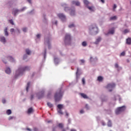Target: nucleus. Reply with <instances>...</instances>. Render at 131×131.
I'll list each match as a JSON object with an SVG mask.
<instances>
[{
    "label": "nucleus",
    "instance_id": "2eb2a0df",
    "mask_svg": "<svg viewBox=\"0 0 131 131\" xmlns=\"http://www.w3.org/2000/svg\"><path fill=\"white\" fill-rule=\"evenodd\" d=\"M72 5L77 6V7L80 6V3L78 1H72Z\"/></svg>",
    "mask_w": 131,
    "mask_h": 131
},
{
    "label": "nucleus",
    "instance_id": "6e6552de",
    "mask_svg": "<svg viewBox=\"0 0 131 131\" xmlns=\"http://www.w3.org/2000/svg\"><path fill=\"white\" fill-rule=\"evenodd\" d=\"M115 83H110L107 84V85L106 86V88L108 90L109 92H112V91H113V89L115 88Z\"/></svg>",
    "mask_w": 131,
    "mask_h": 131
},
{
    "label": "nucleus",
    "instance_id": "774afa93",
    "mask_svg": "<svg viewBox=\"0 0 131 131\" xmlns=\"http://www.w3.org/2000/svg\"><path fill=\"white\" fill-rule=\"evenodd\" d=\"M71 131H76V130L75 129H71Z\"/></svg>",
    "mask_w": 131,
    "mask_h": 131
},
{
    "label": "nucleus",
    "instance_id": "ea45409f",
    "mask_svg": "<svg viewBox=\"0 0 131 131\" xmlns=\"http://www.w3.org/2000/svg\"><path fill=\"white\" fill-rule=\"evenodd\" d=\"M43 57H44V59H46V58L47 57V50L46 49H45V53L43 54Z\"/></svg>",
    "mask_w": 131,
    "mask_h": 131
},
{
    "label": "nucleus",
    "instance_id": "5fc2aeb1",
    "mask_svg": "<svg viewBox=\"0 0 131 131\" xmlns=\"http://www.w3.org/2000/svg\"><path fill=\"white\" fill-rule=\"evenodd\" d=\"M10 23L12 24V25H14V21H13V19H10Z\"/></svg>",
    "mask_w": 131,
    "mask_h": 131
},
{
    "label": "nucleus",
    "instance_id": "680f3d73",
    "mask_svg": "<svg viewBox=\"0 0 131 131\" xmlns=\"http://www.w3.org/2000/svg\"><path fill=\"white\" fill-rule=\"evenodd\" d=\"M101 124L103 126L106 125V124L105 123V122L104 121H102L101 122Z\"/></svg>",
    "mask_w": 131,
    "mask_h": 131
},
{
    "label": "nucleus",
    "instance_id": "9b49d317",
    "mask_svg": "<svg viewBox=\"0 0 131 131\" xmlns=\"http://www.w3.org/2000/svg\"><path fill=\"white\" fill-rule=\"evenodd\" d=\"M0 41L2 42L4 45H6L7 43V40L6 39V37L4 36H0Z\"/></svg>",
    "mask_w": 131,
    "mask_h": 131
},
{
    "label": "nucleus",
    "instance_id": "ddd939ff",
    "mask_svg": "<svg viewBox=\"0 0 131 131\" xmlns=\"http://www.w3.org/2000/svg\"><path fill=\"white\" fill-rule=\"evenodd\" d=\"M115 29L114 28H112L107 33H105V35H109V34H114V32H115Z\"/></svg>",
    "mask_w": 131,
    "mask_h": 131
},
{
    "label": "nucleus",
    "instance_id": "a211bd4d",
    "mask_svg": "<svg viewBox=\"0 0 131 131\" xmlns=\"http://www.w3.org/2000/svg\"><path fill=\"white\" fill-rule=\"evenodd\" d=\"M11 68H10L9 67H7L6 68L5 73L7 74H11Z\"/></svg>",
    "mask_w": 131,
    "mask_h": 131
},
{
    "label": "nucleus",
    "instance_id": "c03bdc74",
    "mask_svg": "<svg viewBox=\"0 0 131 131\" xmlns=\"http://www.w3.org/2000/svg\"><path fill=\"white\" fill-rule=\"evenodd\" d=\"M56 130H57V127L53 128V131H56ZM62 131H66V130L65 129H63Z\"/></svg>",
    "mask_w": 131,
    "mask_h": 131
},
{
    "label": "nucleus",
    "instance_id": "f8f14e48",
    "mask_svg": "<svg viewBox=\"0 0 131 131\" xmlns=\"http://www.w3.org/2000/svg\"><path fill=\"white\" fill-rule=\"evenodd\" d=\"M87 9H89L90 12H95L96 11L95 6L92 5H89V6H88Z\"/></svg>",
    "mask_w": 131,
    "mask_h": 131
},
{
    "label": "nucleus",
    "instance_id": "4d7b16f0",
    "mask_svg": "<svg viewBox=\"0 0 131 131\" xmlns=\"http://www.w3.org/2000/svg\"><path fill=\"white\" fill-rule=\"evenodd\" d=\"M85 108H86V109H87V110H89V109H90V107H89V105L86 104Z\"/></svg>",
    "mask_w": 131,
    "mask_h": 131
},
{
    "label": "nucleus",
    "instance_id": "0eeeda50",
    "mask_svg": "<svg viewBox=\"0 0 131 131\" xmlns=\"http://www.w3.org/2000/svg\"><path fill=\"white\" fill-rule=\"evenodd\" d=\"M124 110H125V106L124 105L118 107L115 111L116 114H117V115H118V114H120L121 112H123Z\"/></svg>",
    "mask_w": 131,
    "mask_h": 131
},
{
    "label": "nucleus",
    "instance_id": "aec40b11",
    "mask_svg": "<svg viewBox=\"0 0 131 131\" xmlns=\"http://www.w3.org/2000/svg\"><path fill=\"white\" fill-rule=\"evenodd\" d=\"M26 54L30 56V55H31V50H29V49H26Z\"/></svg>",
    "mask_w": 131,
    "mask_h": 131
},
{
    "label": "nucleus",
    "instance_id": "58836bf2",
    "mask_svg": "<svg viewBox=\"0 0 131 131\" xmlns=\"http://www.w3.org/2000/svg\"><path fill=\"white\" fill-rule=\"evenodd\" d=\"M85 62V61H84V60H83V59H81L80 60V64H81V65H82V64H84V62Z\"/></svg>",
    "mask_w": 131,
    "mask_h": 131
},
{
    "label": "nucleus",
    "instance_id": "f704fd0d",
    "mask_svg": "<svg viewBox=\"0 0 131 131\" xmlns=\"http://www.w3.org/2000/svg\"><path fill=\"white\" fill-rule=\"evenodd\" d=\"M58 113L61 114V115H63V112H62V110L57 109Z\"/></svg>",
    "mask_w": 131,
    "mask_h": 131
},
{
    "label": "nucleus",
    "instance_id": "bf43d9fd",
    "mask_svg": "<svg viewBox=\"0 0 131 131\" xmlns=\"http://www.w3.org/2000/svg\"><path fill=\"white\" fill-rule=\"evenodd\" d=\"M102 102H106V99L105 98L101 99Z\"/></svg>",
    "mask_w": 131,
    "mask_h": 131
},
{
    "label": "nucleus",
    "instance_id": "864d4df0",
    "mask_svg": "<svg viewBox=\"0 0 131 131\" xmlns=\"http://www.w3.org/2000/svg\"><path fill=\"white\" fill-rule=\"evenodd\" d=\"M6 100L5 99H2V103L3 104H6Z\"/></svg>",
    "mask_w": 131,
    "mask_h": 131
},
{
    "label": "nucleus",
    "instance_id": "37998d69",
    "mask_svg": "<svg viewBox=\"0 0 131 131\" xmlns=\"http://www.w3.org/2000/svg\"><path fill=\"white\" fill-rule=\"evenodd\" d=\"M117 17L116 16H112L110 18L111 20H116Z\"/></svg>",
    "mask_w": 131,
    "mask_h": 131
},
{
    "label": "nucleus",
    "instance_id": "7c9ffc66",
    "mask_svg": "<svg viewBox=\"0 0 131 131\" xmlns=\"http://www.w3.org/2000/svg\"><path fill=\"white\" fill-rule=\"evenodd\" d=\"M80 95L81 97H82V98H84V99H88V96H86V95L83 93H81Z\"/></svg>",
    "mask_w": 131,
    "mask_h": 131
},
{
    "label": "nucleus",
    "instance_id": "13d9d810",
    "mask_svg": "<svg viewBox=\"0 0 131 131\" xmlns=\"http://www.w3.org/2000/svg\"><path fill=\"white\" fill-rule=\"evenodd\" d=\"M115 67L116 68H118V67H119L118 63H115Z\"/></svg>",
    "mask_w": 131,
    "mask_h": 131
},
{
    "label": "nucleus",
    "instance_id": "603ef678",
    "mask_svg": "<svg viewBox=\"0 0 131 131\" xmlns=\"http://www.w3.org/2000/svg\"><path fill=\"white\" fill-rule=\"evenodd\" d=\"M80 114H83V113H84V111H83V110H81L80 111Z\"/></svg>",
    "mask_w": 131,
    "mask_h": 131
},
{
    "label": "nucleus",
    "instance_id": "de8ad7c7",
    "mask_svg": "<svg viewBox=\"0 0 131 131\" xmlns=\"http://www.w3.org/2000/svg\"><path fill=\"white\" fill-rule=\"evenodd\" d=\"M82 81L83 84H85V79H84V78H82Z\"/></svg>",
    "mask_w": 131,
    "mask_h": 131
},
{
    "label": "nucleus",
    "instance_id": "a19ab883",
    "mask_svg": "<svg viewBox=\"0 0 131 131\" xmlns=\"http://www.w3.org/2000/svg\"><path fill=\"white\" fill-rule=\"evenodd\" d=\"M28 57V55H27L26 54H24V55L23 56L24 60L27 59Z\"/></svg>",
    "mask_w": 131,
    "mask_h": 131
},
{
    "label": "nucleus",
    "instance_id": "c756f323",
    "mask_svg": "<svg viewBox=\"0 0 131 131\" xmlns=\"http://www.w3.org/2000/svg\"><path fill=\"white\" fill-rule=\"evenodd\" d=\"M97 80H98L100 82H101V81H103V77L102 76L98 77Z\"/></svg>",
    "mask_w": 131,
    "mask_h": 131
},
{
    "label": "nucleus",
    "instance_id": "4be33fe9",
    "mask_svg": "<svg viewBox=\"0 0 131 131\" xmlns=\"http://www.w3.org/2000/svg\"><path fill=\"white\" fill-rule=\"evenodd\" d=\"M97 60H98V59L97 58V57L95 58H93V57H90V62H94V61H97Z\"/></svg>",
    "mask_w": 131,
    "mask_h": 131
},
{
    "label": "nucleus",
    "instance_id": "6e6d98bb",
    "mask_svg": "<svg viewBox=\"0 0 131 131\" xmlns=\"http://www.w3.org/2000/svg\"><path fill=\"white\" fill-rule=\"evenodd\" d=\"M116 8H117V6H116L115 4L113 6V10L114 11V10H115V9H116Z\"/></svg>",
    "mask_w": 131,
    "mask_h": 131
},
{
    "label": "nucleus",
    "instance_id": "e2e57ef3",
    "mask_svg": "<svg viewBox=\"0 0 131 131\" xmlns=\"http://www.w3.org/2000/svg\"><path fill=\"white\" fill-rule=\"evenodd\" d=\"M96 119H97V120H100V117H97Z\"/></svg>",
    "mask_w": 131,
    "mask_h": 131
},
{
    "label": "nucleus",
    "instance_id": "c85d7f7f",
    "mask_svg": "<svg viewBox=\"0 0 131 131\" xmlns=\"http://www.w3.org/2000/svg\"><path fill=\"white\" fill-rule=\"evenodd\" d=\"M57 109H59V110L63 109V104H58L57 105Z\"/></svg>",
    "mask_w": 131,
    "mask_h": 131
},
{
    "label": "nucleus",
    "instance_id": "052dcab7",
    "mask_svg": "<svg viewBox=\"0 0 131 131\" xmlns=\"http://www.w3.org/2000/svg\"><path fill=\"white\" fill-rule=\"evenodd\" d=\"M14 118V117L10 116L9 117V120H11Z\"/></svg>",
    "mask_w": 131,
    "mask_h": 131
},
{
    "label": "nucleus",
    "instance_id": "bb28decb",
    "mask_svg": "<svg viewBox=\"0 0 131 131\" xmlns=\"http://www.w3.org/2000/svg\"><path fill=\"white\" fill-rule=\"evenodd\" d=\"M29 88H30V82H28L26 88V91L27 92H28V90H29Z\"/></svg>",
    "mask_w": 131,
    "mask_h": 131
},
{
    "label": "nucleus",
    "instance_id": "8fccbe9b",
    "mask_svg": "<svg viewBox=\"0 0 131 131\" xmlns=\"http://www.w3.org/2000/svg\"><path fill=\"white\" fill-rule=\"evenodd\" d=\"M10 32H11V33H13V32H15V29H11Z\"/></svg>",
    "mask_w": 131,
    "mask_h": 131
},
{
    "label": "nucleus",
    "instance_id": "39448f33",
    "mask_svg": "<svg viewBox=\"0 0 131 131\" xmlns=\"http://www.w3.org/2000/svg\"><path fill=\"white\" fill-rule=\"evenodd\" d=\"M90 31L91 33L97 34L99 32V29L96 25H94L90 27Z\"/></svg>",
    "mask_w": 131,
    "mask_h": 131
},
{
    "label": "nucleus",
    "instance_id": "0e129e2a",
    "mask_svg": "<svg viewBox=\"0 0 131 131\" xmlns=\"http://www.w3.org/2000/svg\"><path fill=\"white\" fill-rule=\"evenodd\" d=\"M27 130H29V131H32V130H31L30 128H28L27 129Z\"/></svg>",
    "mask_w": 131,
    "mask_h": 131
},
{
    "label": "nucleus",
    "instance_id": "69168bd1",
    "mask_svg": "<svg viewBox=\"0 0 131 131\" xmlns=\"http://www.w3.org/2000/svg\"><path fill=\"white\" fill-rule=\"evenodd\" d=\"M38 129L37 128H34V131H37Z\"/></svg>",
    "mask_w": 131,
    "mask_h": 131
},
{
    "label": "nucleus",
    "instance_id": "9d476101",
    "mask_svg": "<svg viewBox=\"0 0 131 131\" xmlns=\"http://www.w3.org/2000/svg\"><path fill=\"white\" fill-rule=\"evenodd\" d=\"M58 17H59V19L61 20L62 22H65L66 21V16L63 13H59L58 14Z\"/></svg>",
    "mask_w": 131,
    "mask_h": 131
},
{
    "label": "nucleus",
    "instance_id": "b1692460",
    "mask_svg": "<svg viewBox=\"0 0 131 131\" xmlns=\"http://www.w3.org/2000/svg\"><path fill=\"white\" fill-rule=\"evenodd\" d=\"M32 112H33V109L32 108V107L29 108L28 110V114H30L31 113H32Z\"/></svg>",
    "mask_w": 131,
    "mask_h": 131
},
{
    "label": "nucleus",
    "instance_id": "a878e982",
    "mask_svg": "<svg viewBox=\"0 0 131 131\" xmlns=\"http://www.w3.org/2000/svg\"><path fill=\"white\" fill-rule=\"evenodd\" d=\"M79 71H80V70L79 69V68H77V72H76V77H77V79H78L79 77H78V73L79 72Z\"/></svg>",
    "mask_w": 131,
    "mask_h": 131
},
{
    "label": "nucleus",
    "instance_id": "473e14b6",
    "mask_svg": "<svg viewBox=\"0 0 131 131\" xmlns=\"http://www.w3.org/2000/svg\"><path fill=\"white\" fill-rule=\"evenodd\" d=\"M82 47H86V46H88V43L86 41H84L82 42Z\"/></svg>",
    "mask_w": 131,
    "mask_h": 131
},
{
    "label": "nucleus",
    "instance_id": "dca6fc26",
    "mask_svg": "<svg viewBox=\"0 0 131 131\" xmlns=\"http://www.w3.org/2000/svg\"><path fill=\"white\" fill-rule=\"evenodd\" d=\"M102 40V38L101 37H98L96 38V41L94 42L95 45H99L100 42Z\"/></svg>",
    "mask_w": 131,
    "mask_h": 131
},
{
    "label": "nucleus",
    "instance_id": "338daca9",
    "mask_svg": "<svg viewBox=\"0 0 131 131\" xmlns=\"http://www.w3.org/2000/svg\"><path fill=\"white\" fill-rule=\"evenodd\" d=\"M27 1L28 3H29V4H31V0H27Z\"/></svg>",
    "mask_w": 131,
    "mask_h": 131
},
{
    "label": "nucleus",
    "instance_id": "4468645a",
    "mask_svg": "<svg viewBox=\"0 0 131 131\" xmlns=\"http://www.w3.org/2000/svg\"><path fill=\"white\" fill-rule=\"evenodd\" d=\"M84 4L85 5L86 8L90 6H92V3H90L88 0H83Z\"/></svg>",
    "mask_w": 131,
    "mask_h": 131
},
{
    "label": "nucleus",
    "instance_id": "7ed1b4c3",
    "mask_svg": "<svg viewBox=\"0 0 131 131\" xmlns=\"http://www.w3.org/2000/svg\"><path fill=\"white\" fill-rule=\"evenodd\" d=\"M62 7L64 8V10L66 12L70 11V14L71 16H75V8H73L72 9H69V7H67V4L64 3L62 5Z\"/></svg>",
    "mask_w": 131,
    "mask_h": 131
},
{
    "label": "nucleus",
    "instance_id": "1a4fd4ad",
    "mask_svg": "<svg viewBox=\"0 0 131 131\" xmlns=\"http://www.w3.org/2000/svg\"><path fill=\"white\" fill-rule=\"evenodd\" d=\"M51 40V38H45V45L48 46V49H51V44L50 43V41Z\"/></svg>",
    "mask_w": 131,
    "mask_h": 131
},
{
    "label": "nucleus",
    "instance_id": "6ab92c4d",
    "mask_svg": "<svg viewBox=\"0 0 131 131\" xmlns=\"http://www.w3.org/2000/svg\"><path fill=\"white\" fill-rule=\"evenodd\" d=\"M54 60L55 65H58L59 64V62H60V60L57 57H54Z\"/></svg>",
    "mask_w": 131,
    "mask_h": 131
},
{
    "label": "nucleus",
    "instance_id": "423d86ee",
    "mask_svg": "<svg viewBox=\"0 0 131 131\" xmlns=\"http://www.w3.org/2000/svg\"><path fill=\"white\" fill-rule=\"evenodd\" d=\"M71 43V35L70 34H66L64 37V43L66 45H70Z\"/></svg>",
    "mask_w": 131,
    "mask_h": 131
},
{
    "label": "nucleus",
    "instance_id": "f3484780",
    "mask_svg": "<svg viewBox=\"0 0 131 131\" xmlns=\"http://www.w3.org/2000/svg\"><path fill=\"white\" fill-rule=\"evenodd\" d=\"M21 11H20V10H18L16 9H14L12 11L13 14H14V16H16L17 14H19V13H20Z\"/></svg>",
    "mask_w": 131,
    "mask_h": 131
},
{
    "label": "nucleus",
    "instance_id": "5701e85b",
    "mask_svg": "<svg viewBox=\"0 0 131 131\" xmlns=\"http://www.w3.org/2000/svg\"><path fill=\"white\" fill-rule=\"evenodd\" d=\"M8 60L10 61V62H15V59H14L12 57V56H8Z\"/></svg>",
    "mask_w": 131,
    "mask_h": 131
},
{
    "label": "nucleus",
    "instance_id": "20e7f679",
    "mask_svg": "<svg viewBox=\"0 0 131 131\" xmlns=\"http://www.w3.org/2000/svg\"><path fill=\"white\" fill-rule=\"evenodd\" d=\"M43 95H45V89L42 90L40 92L38 93L34 94V95H31V100H33L34 98V96L37 97L38 99H41L43 97Z\"/></svg>",
    "mask_w": 131,
    "mask_h": 131
},
{
    "label": "nucleus",
    "instance_id": "cd10ccee",
    "mask_svg": "<svg viewBox=\"0 0 131 131\" xmlns=\"http://www.w3.org/2000/svg\"><path fill=\"white\" fill-rule=\"evenodd\" d=\"M107 126L108 127H111V126H112V122H111V120H108L107 122Z\"/></svg>",
    "mask_w": 131,
    "mask_h": 131
},
{
    "label": "nucleus",
    "instance_id": "4c0bfd02",
    "mask_svg": "<svg viewBox=\"0 0 131 131\" xmlns=\"http://www.w3.org/2000/svg\"><path fill=\"white\" fill-rule=\"evenodd\" d=\"M47 105L49 106V108H52L53 107V104L50 102L47 103Z\"/></svg>",
    "mask_w": 131,
    "mask_h": 131
},
{
    "label": "nucleus",
    "instance_id": "412c9836",
    "mask_svg": "<svg viewBox=\"0 0 131 131\" xmlns=\"http://www.w3.org/2000/svg\"><path fill=\"white\" fill-rule=\"evenodd\" d=\"M4 34L5 36H9V32H8V28H5V29H4Z\"/></svg>",
    "mask_w": 131,
    "mask_h": 131
},
{
    "label": "nucleus",
    "instance_id": "f03ea898",
    "mask_svg": "<svg viewBox=\"0 0 131 131\" xmlns=\"http://www.w3.org/2000/svg\"><path fill=\"white\" fill-rule=\"evenodd\" d=\"M62 97H63V92H62V88H60L54 95L55 102H59L62 99Z\"/></svg>",
    "mask_w": 131,
    "mask_h": 131
},
{
    "label": "nucleus",
    "instance_id": "e433bc0d",
    "mask_svg": "<svg viewBox=\"0 0 131 131\" xmlns=\"http://www.w3.org/2000/svg\"><path fill=\"white\" fill-rule=\"evenodd\" d=\"M69 28H73L75 27V25H74V24H72L69 25Z\"/></svg>",
    "mask_w": 131,
    "mask_h": 131
},
{
    "label": "nucleus",
    "instance_id": "f257e3e1",
    "mask_svg": "<svg viewBox=\"0 0 131 131\" xmlns=\"http://www.w3.org/2000/svg\"><path fill=\"white\" fill-rule=\"evenodd\" d=\"M31 68L29 66L21 67L15 71V78H17L20 75H23L25 71H29Z\"/></svg>",
    "mask_w": 131,
    "mask_h": 131
},
{
    "label": "nucleus",
    "instance_id": "393cba45",
    "mask_svg": "<svg viewBox=\"0 0 131 131\" xmlns=\"http://www.w3.org/2000/svg\"><path fill=\"white\" fill-rule=\"evenodd\" d=\"M126 43H127V45H131V38H128L126 39Z\"/></svg>",
    "mask_w": 131,
    "mask_h": 131
},
{
    "label": "nucleus",
    "instance_id": "72a5a7b5",
    "mask_svg": "<svg viewBox=\"0 0 131 131\" xmlns=\"http://www.w3.org/2000/svg\"><path fill=\"white\" fill-rule=\"evenodd\" d=\"M41 35L40 34H38L36 35L37 38L36 39V41H37V39H39L40 38Z\"/></svg>",
    "mask_w": 131,
    "mask_h": 131
},
{
    "label": "nucleus",
    "instance_id": "3c124183",
    "mask_svg": "<svg viewBox=\"0 0 131 131\" xmlns=\"http://www.w3.org/2000/svg\"><path fill=\"white\" fill-rule=\"evenodd\" d=\"M125 55V52H124V51L122 52L120 54V56H124Z\"/></svg>",
    "mask_w": 131,
    "mask_h": 131
},
{
    "label": "nucleus",
    "instance_id": "79ce46f5",
    "mask_svg": "<svg viewBox=\"0 0 131 131\" xmlns=\"http://www.w3.org/2000/svg\"><path fill=\"white\" fill-rule=\"evenodd\" d=\"M26 9H27V8H26V7H24L21 9L19 10L20 12H23V11H25V10H26Z\"/></svg>",
    "mask_w": 131,
    "mask_h": 131
},
{
    "label": "nucleus",
    "instance_id": "49530a36",
    "mask_svg": "<svg viewBox=\"0 0 131 131\" xmlns=\"http://www.w3.org/2000/svg\"><path fill=\"white\" fill-rule=\"evenodd\" d=\"M124 33H128V32H129V31L128 29H125L124 31H123Z\"/></svg>",
    "mask_w": 131,
    "mask_h": 131
},
{
    "label": "nucleus",
    "instance_id": "2f4dec72",
    "mask_svg": "<svg viewBox=\"0 0 131 131\" xmlns=\"http://www.w3.org/2000/svg\"><path fill=\"white\" fill-rule=\"evenodd\" d=\"M6 113L7 115H11V114H12V111H11V110H8L6 111Z\"/></svg>",
    "mask_w": 131,
    "mask_h": 131
},
{
    "label": "nucleus",
    "instance_id": "09e8293b",
    "mask_svg": "<svg viewBox=\"0 0 131 131\" xmlns=\"http://www.w3.org/2000/svg\"><path fill=\"white\" fill-rule=\"evenodd\" d=\"M23 31L24 32H27V29L26 28H23Z\"/></svg>",
    "mask_w": 131,
    "mask_h": 131
},
{
    "label": "nucleus",
    "instance_id": "a18cd8bd",
    "mask_svg": "<svg viewBox=\"0 0 131 131\" xmlns=\"http://www.w3.org/2000/svg\"><path fill=\"white\" fill-rule=\"evenodd\" d=\"M116 98H117V99H119V102H120L121 101V98H120V96H119V95H117L116 96Z\"/></svg>",
    "mask_w": 131,
    "mask_h": 131
},
{
    "label": "nucleus",
    "instance_id": "c9c22d12",
    "mask_svg": "<svg viewBox=\"0 0 131 131\" xmlns=\"http://www.w3.org/2000/svg\"><path fill=\"white\" fill-rule=\"evenodd\" d=\"M58 127H59V128H63V127H64V125H63L62 123H59Z\"/></svg>",
    "mask_w": 131,
    "mask_h": 131
}]
</instances>
